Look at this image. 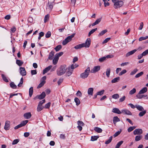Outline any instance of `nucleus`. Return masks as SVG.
<instances>
[{
	"label": "nucleus",
	"instance_id": "50",
	"mask_svg": "<svg viewBox=\"0 0 148 148\" xmlns=\"http://www.w3.org/2000/svg\"><path fill=\"white\" fill-rule=\"evenodd\" d=\"M136 90L135 88H133L132 90H131L129 92V94L132 95L133 94L136 92Z\"/></svg>",
	"mask_w": 148,
	"mask_h": 148
},
{
	"label": "nucleus",
	"instance_id": "18",
	"mask_svg": "<svg viewBox=\"0 0 148 148\" xmlns=\"http://www.w3.org/2000/svg\"><path fill=\"white\" fill-rule=\"evenodd\" d=\"M94 89L92 88H89L88 90V95H92Z\"/></svg>",
	"mask_w": 148,
	"mask_h": 148
},
{
	"label": "nucleus",
	"instance_id": "41",
	"mask_svg": "<svg viewBox=\"0 0 148 148\" xmlns=\"http://www.w3.org/2000/svg\"><path fill=\"white\" fill-rule=\"evenodd\" d=\"M107 29H105L103 30L101 32H100L99 34H98L99 36H101L105 34L106 32H107Z\"/></svg>",
	"mask_w": 148,
	"mask_h": 148
},
{
	"label": "nucleus",
	"instance_id": "46",
	"mask_svg": "<svg viewBox=\"0 0 148 148\" xmlns=\"http://www.w3.org/2000/svg\"><path fill=\"white\" fill-rule=\"evenodd\" d=\"M49 15L48 14L45 16L44 18V22L46 23L47 21H48L49 20Z\"/></svg>",
	"mask_w": 148,
	"mask_h": 148
},
{
	"label": "nucleus",
	"instance_id": "6",
	"mask_svg": "<svg viewBox=\"0 0 148 148\" xmlns=\"http://www.w3.org/2000/svg\"><path fill=\"white\" fill-rule=\"evenodd\" d=\"M123 4V2L122 1H119L114 4V7L115 9L119 8L122 6Z\"/></svg>",
	"mask_w": 148,
	"mask_h": 148
},
{
	"label": "nucleus",
	"instance_id": "11",
	"mask_svg": "<svg viewBox=\"0 0 148 148\" xmlns=\"http://www.w3.org/2000/svg\"><path fill=\"white\" fill-rule=\"evenodd\" d=\"M121 112L123 114L127 115H132L131 112L129 110L126 109L122 110H121Z\"/></svg>",
	"mask_w": 148,
	"mask_h": 148
},
{
	"label": "nucleus",
	"instance_id": "2",
	"mask_svg": "<svg viewBox=\"0 0 148 148\" xmlns=\"http://www.w3.org/2000/svg\"><path fill=\"white\" fill-rule=\"evenodd\" d=\"M66 67L65 65L61 66L57 71V74L58 75H61L64 74L66 71Z\"/></svg>",
	"mask_w": 148,
	"mask_h": 148
},
{
	"label": "nucleus",
	"instance_id": "55",
	"mask_svg": "<svg viewBox=\"0 0 148 148\" xmlns=\"http://www.w3.org/2000/svg\"><path fill=\"white\" fill-rule=\"evenodd\" d=\"M104 92V90H102L101 91L98 92H97V95H101L103 94Z\"/></svg>",
	"mask_w": 148,
	"mask_h": 148
},
{
	"label": "nucleus",
	"instance_id": "49",
	"mask_svg": "<svg viewBox=\"0 0 148 148\" xmlns=\"http://www.w3.org/2000/svg\"><path fill=\"white\" fill-rule=\"evenodd\" d=\"M45 84V82H44L41 81V83L39 84V85L37 86V88H40L41 87H42Z\"/></svg>",
	"mask_w": 148,
	"mask_h": 148
},
{
	"label": "nucleus",
	"instance_id": "24",
	"mask_svg": "<svg viewBox=\"0 0 148 148\" xmlns=\"http://www.w3.org/2000/svg\"><path fill=\"white\" fill-rule=\"evenodd\" d=\"M94 130L99 133H101L102 131V130L101 128L97 127H95L94 128Z\"/></svg>",
	"mask_w": 148,
	"mask_h": 148
},
{
	"label": "nucleus",
	"instance_id": "34",
	"mask_svg": "<svg viewBox=\"0 0 148 148\" xmlns=\"http://www.w3.org/2000/svg\"><path fill=\"white\" fill-rule=\"evenodd\" d=\"M44 108V107L42 106L38 105L37 108V110L38 112L40 111Z\"/></svg>",
	"mask_w": 148,
	"mask_h": 148
},
{
	"label": "nucleus",
	"instance_id": "13",
	"mask_svg": "<svg viewBox=\"0 0 148 148\" xmlns=\"http://www.w3.org/2000/svg\"><path fill=\"white\" fill-rule=\"evenodd\" d=\"M10 122L8 121H5V125L4 127V129L5 130H8L10 128Z\"/></svg>",
	"mask_w": 148,
	"mask_h": 148
},
{
	"label": "nucleus",
	"instance_id": "25",
	"mask_svg": "<svg viewBox=\"0 0 148 148\" xmlns=\"http://www.w3.org/2000/svg\"><path fill=\"white\" fill-rule=\"evenodd\" d=\"M120 121V120L118 117L117 116H114L113 117V122L114 124H115L117 122L119 121Z\"/></svg>",
	"mask_w": 148,
	"mask_h": 148
},
{
	"label": "nucleus",
	"instance_id": "62",
	"mask_svg": "<svg viewBox=\"0 0 148 148\" xmlns=\"http://www.w3.org/2000/svg\"><path fill=\"white\" fill-rule=\"evenodd\" d=\"M143 26V22H141L140 24V26L138 28V29L139 30H141Z\"/></svg>",
	"mask_w": 148,
	"mask_h": 148
},
{
	"label": "nucleus",
	"instance_id": "52",
	"mask_svg": "<svg viewBox=\"0 0 148 148\" xmlns=\"http://www.w3.org/2000/svg\"><path fill=\"white\" fill-rule=\"evenodd\" d=\"M148 38V36H146L145 37H141L139 39V41H141L143 40H145Z\"/></svg>",
	"mask_w": 148,
	"mask_h": 148
},
{
	"label": "nucleus",
	"instance_id": "60",
	"mask_svg": "<svg viewBox=\"0 0 148 148\" xmlns=\"http://www.w3.org/2000/svg\"><path fill=\"white\" fill-rule=\"evenodd\" d=\"M127 72V71L126 70L124 69L119 74V75L121 76L123 74Z\"/></svg>",
	"mask_w": 148,
	"mask_h": 148
},
{
	"label": "nucleus",
	"instance_id": "39",
	"mask_svg": "<svg viewBox=\"0 0 148 148\" xmlns=\"http://www.w3.org/2000/svg\"><path fill=\"white\" fill-rule=\"evenodd\" d=\"M10 87L13 89L16 88L17 86L13 82H12L10 83Z\"/></svg>",
	"mask_w": 148,
	"mask_h": 148
},
{
	"label": "nucleus",
	"instance_id": "61",
	"mask_svg": "<svg viewBox=\"0 0 148 148\" xmlns=\"http://www.w3.org/2000/svg\"><path fill=\"white\" fill-rule=\"evenodd\" d=\"M63 54V53L62 52H60L59 53H57L55 55V56L58 57V58H59V57L60 56L62 55Z\"/></svg>",
	"mask_w": 148,
	"mask_h": 148
},
{
	"label": "nucleus",
	"instance_id": "57",
	"mask_svg": "<svg viewBox=\"0 0 148 148\" xmlns=\"http://www.w3.org/2000/svg\"><path fill=\"white\" fill-rule=\"evenodd\" d=\"M76 95L77 97H81L82 96V93L80 91L78 90L76 94Z\"/></svg>",
	"mask_w": 148,
	"mask_h": 148
},
{
	"label": "nucleus",
	"instance_id": "3",
	"mask_svg": "<svg viewBox=\"0 0 148 148\" xmlns=\"http://www.w3.org/2000/svg\"><path fill=\"white\" fill-rule=\"evenodd\" d=\"M90 71V69L89 67H88L85 70L84 72L80 74V77L82 79H85L89 75Z\"/></svg>",
	"mask_w": 148,
	"mask_h": 148
},
{
	"label": "nucleus",
	"instance_id": "27",
	"mask_svg": "<svg viewBox=\"0 0 148 148\" xmlns=\"http://www.w3.org/2000/svg\"><path fill=\"white\" fill-rule=\"evenodd\" d=\"M146 113V111L145 110H143L141 111L138 114V116L140 117L143 116Z\"/></svg>",
	"mask_w": 148,
	"mask_h": 148
},
{
	"label": "nucleus",
	"instance_id": "15",
	"mask_svg": "<svg viewBox=\"0 0 148 148\" xmlns=\"http://www.w3.org/2000/svg\"><path fill=\"white\" fill-rule=\"evenodd\" d=\"M112 112L119 114L122 113L121 111H120L119 109L116 108H113L112 110Z\"/></svg>",
	"mask_w": 148,
	"mask_h": 148
},
{
	"label": "nucleus",
	"instance_id": "42",
	"mask_svg": "<svg viewBox=\"0 0 148 148\" xmlns=\"http://www.w3.org/2000/svg\"><path fill=\"white\" fill-rule=\"evenodd\" d=\"M99 138V136H92L91 140L92 141H94L97 140Z\"/></svg>",
	"mask_w": 148,
	"mask_h": 148
},
{
	"label": "nucleus",
	"instance_id": "54",
	"mask_svg": "<svg viewBox=\"0 0 148 148\" xmlns=\"http://www.w3.org/2000/svg\"><path fill=\"white\" fill-rule=\"evenodd\" d=\"M51 35V33L50 31H48L45 35V37L46 38L50 37Z\"/></svg>",
	"mask_w": 148,
	"mask_h": 148
},
{
	"label": "nucleus",
	"instance_id": "16",
	"mask_svg": "<svg viewBox=\"0 0 148 148\" xmlns=\"http://www.w3.org/2000/svg\"><path fill=\"white\" fill-rule=\"evenodd\" d=\"M52 67V66L51 65H50L44 69L43 71V74L44 75L48 72L49 70H50Z\"/></svg>",
	"mask_w": 148,
	"mask_h": 148
},
{
	"label": "nucleus",
	"instance_id": "33",
	"mask_svg": "<svg viewBox=\"0 0 148 148\" xmlns=\"http://www.w3.org/2000/svg\"><path fill=\"white\" fill-rule=\"evenodd\" d=\"M110 68H108L107 69L106 71V74L107 76L108 77H109L110 73Z\"/></svg>",
	"mask_w": 148,
	"mask_h": 148
},
{
	"label": "nucleus",
	"instance_id": "35",
	"mask_svg": "<svg viewBox=\"0 0 148 148\" xmlns=\"http://www.w3.org/2000/svg\"><path fill=\"white\" fill-rule=\"evenodd\" d=\"M123 142V141H121L119 142L116 145L115 148H119Z\"/></svg>",
	"mask_w": 148,
	"mask_h": 148
},
{
	"label": "nucleus",
	"instance_id": "44",
	"mask_svg": "<svg viewBox=\"0 0 148 148\" xmlns=\"http://www.w3.org/2000/svg\"><path fill=\"white\" fill-rule=\"evenodd\" d=\"M97 30V28H95L94 29H93L90 31L89 32L88 36H90V35L93 34Z\"/></svg>",
	"mask_w": 148,
	"mask_h": 148
},
{
	"label": "nucleus",
	"instance_id": "10",
	"mask_svg": "<svg viewBox=\"0 0 148 148\" xmlns=\"http://www.w3.org/2000/svg\"><path fill=\"white\" fill-rule=\"evenodd\" d=\"M100 69V66H94V68L91 70L90 72L91 73H95L99 70Z\"/></svg>",
	"mask_w": 148,
	"mask_h": 148
},
{
	"label": "nucleus",
	"instance_id": "20",
	"mask_svg": "<svg viewBox=\"0 0 148 148\" xmlns=\"http://www.w3.org/2000/svg\"><path fill=\"white\" fill-rule=\"evenodd\" d=\"M101 18L97 19L92 24V26H93L97 24H98L101 22Z\"/></svg>",
	"mask_w": 148,
	"mask_h": 148
},
{
	"label": "nucleus",
	"instance_id": "59",
	"mask_svg": "<svg viewBox=\"0 0 148 148\" xmlns=\"http://www.w3.org/2000/svg\"><path fill=\"white\" fill-rule=\"evenodd\" d=\"M19 139H16L14 140H13V141L12 143V144L13 145H14L17 144L19 142Z\"/></svg>",
	"mask_w": 148,
	"mask_h": 148
},
{
	"label": "nucleus",
	"instance_id": "51",
	"mask_svg": "<svg viewBox=\"0 0 148 148\" xmlns=\"http://www.w3.org/2000/svg\"><path fill=\"white\" fill-rule=\"evenodd\" d=\"M136 127L135 126L130 127L128 129V131L129 132H130L133 130L134 129H135Z\"/></svg>",
	"mask_w": 148,
	"mask_h": 148
},
{
	"label": "nucleus",
	"instance_id": "37",
	"mask_svg": "<svg viewBox=\"0 0 148 148\" xmlns=\"http://www.w3.org/2000/svg\"><path fill=\"white\" fill-rule=\"evenodd\" d=\"M16 62V64L19 66H21L23 63L21 60H17Z\"/></svg>",
	"mask_w": 148,
	"mask_h": 148
},
{
	"label": "nucleus",
	"instance_id": "22",
	"mask_svg": "<svg viewBox=\"0 0 148 148\" xmlns=\"http://www.w3.org/2000/svg\"><path fill=\"white\" fill-rule=\"evenodd\" d=\"M45 93L43 92L38 97V98L40 99H42L44 98L45 96Z\"/></svg>",
	"mask_w": 148,
	"mask_h": 148
},
{
	"label": "nucleus",
	"instance_id": "32",
	"mask_svg": "<svg viewBox=\"0 0 148 148\" xmlns=\"http://www.w3.org/2000/svg\"><path fill=\"white\" fill-rule=\"evenodd\" d=\"M138 69H135L133 71H132L130 73L131 75H132L135 74L138 71Z\"/></svg>",
	"mask_w": 148,
	"mask_h": 148
},
{
	"label": "nucleus",
	"instance_id": "7",
	"mask_svg": "<svg viewBox=\"0 0 148 148\" xmlns=\"http://www.w3.org/2000/svg\"><path fill=\"white\" fill-rule=\"evenodd\" d=\"M28 122V121L27 120L22 121L20 124L15 126L14 128V129L15 130H16L21 127L25 126L26 124Z\"/></svg>",
	"mask_w": 148,
	"mask_h": 148
},
{
	"label": "nucleus",
	"instance_id": "48",
	"mask_svg": "<svg viewBox=\"0 0 148 148\" xmlns=\"http://www.w3.org/2000/svg\"><path fill=\"white\" fill-rule=\"evenodd\" d=\"M119 95L118 94H116L112 95V97L113 98L117 99L119 98Z\"/></svg>",
	"mask_w": 148,
	"mask_h": 148
},
{
	"label": "nucleus",
	"instance_id": "5",
	"mask_svg": "<svg viewBox=\"0 0 148 148\" xmlns=\"http://www.w3.org/2000/svg\"><path fill=\"white\" fill-rule=\"evenodd\" d=\"M74 69V65L73 64H72L70 67H69L67 69L66 68V75L68 76L70 75L72 73Z\"/></svg>",
	"mask_w": 148,
	"mask_h": 148
},
{
	"label": "nucleus",
	"instance_id": "63",
	"mask_svg": "<svg viewBox=\"0 0 148 148\" xmlns=\"http://www.w3.org/2000/svg\"><path fill=\"white\" fill-rule=\"evenodd\" d=\"M125 99V96H123L121 98L119 99L120 102H122L124 101Z\"/></svg>",
	"mask_w": 148,
	"mask_h": 148
},
{
	"label": "nucleus",
	"instance_id": "53",
	"mask_svg": "<svg viewBox=\"0 0 148 148\" xmlns=\"http://www.w3.org/2000/svg\"><path fill=\"white\" fill-rule=\"evenodd\" d=\"M121 131H118L116 132L113 135L114 137H115L118 136L121 133Z\"/></svg>",
	"mask_w": 148,
	"mask_h": 148
},
{
	"label": "nucleus",
	"instance_id": "8",
	"mask_svg": "<svg viewBox=\"0 0 148 148\" xmlns=\"http://www.w3.org/2000/svg\"><path fill=\"white\" fill-rule=\"evenodd\" d=\"M78 126H77V129L79 130V131H81L82 129V127L84 125L83 122L82 121H78L77 122Z\"/></svg>",
	"mask_w": 148,
	"mask_h": 148
},
{
	"label": "nucleus",
	"instance_id": "38",
	"mask_svg": "<svg viewBox=\"0 0 148 148\" xmlns=\"http://www.w3.org/2000/svg\"><path fill=\"white\" fill-rule=\"evenodd\" d=\"M33 87H31L29 88V96L30 97H31L33 94Z\"/></svg>",
	"mask_w": 148,
	"mask_h": 148
},
{
	"label": "nucleus",
	"instance_id": "1",
	"mask_svg": "<svg viewBox=\"0 0 148 148\" xmlns=\"http://www.w3.org/2000/svg\"><path fill=\"white\" fill-rule=\"evenodd\" d=\"M91 40L90 38H88L86 41L85 43L79 44L75 47V49H80L82 47H89L90 45Z\"/></svg>",
	"mask_w": 148,
	"mask_h": 148
},
{
	"label": "nucleus",
	"instance_id": "43",
	"mask_svg": "<svg viewBox=\"0 0 148 148\" xmlns=\"http://www.w3.org/2000/svg\"><path fill=\"white\" fill-rule=\"evenodd\" d=\"M62 47L61 45H59L57 46L54 49L56 51H59L61 48Z\"/></svg>",
	"mask_w": 148,
	"mask_h": 148
},
{
	"label": "nucleus",
	"instance_id": "4",
	"mask_svg": "<svg viewBox=\"0 0 148 148\" xmlns=\"http://www.w3.org/2000/svg\"><path fill=\"white\" fill-rule=\"evenodd\" d=\"M74 37V33L71 35L68 36L65 39L63 40L62 42V44L64 45H66L68 42H70L72 39V38Z\"/></svg>",
	"mask_w": 148,
	"mask_h": 148
},
{
	"label": "nucleus",
	"instance_id": "17",
	"mask_svg": "<svg viewBox=\"0 0 148 148\" xmlns=\"http://www.w3.org/2000/svg\"><path fill=\"white\" fill-rule=\"evenodd\" d=\"M137 50L135 49L130 52H127L126 54V57H128L130 55H131L134 53Z\"/></svg>",
	"mask_w": 148,
	"mask_h": 148
},
{
	"label": "nucleus",
	"instance_id": "21",
	"mask_svg": "<svg viewBox=\"0 0 148 148\" xmlns=\"http://www.w3.org/2000/svg\"><path fill=\"white\" fill-rule=\"evenodd\" d=\"M54 54V52L53 51H51V52L49 55L48 59L50 60H52L53 58V56Z\"/></svg>",
	"mask_w": 148,
	"mask_h": 148
},
{
	"label": "nucleus",
	"instance_id": "31",
	"mask_svg": "<svg viewBox=\"0 0 148 148\" xmlns=\"http://www.w3.org/2000/svg\"><path fill=\"white\" fill-rule=\"evenodd\" d=\"M142 138V135H137L136 136L135 138V140L136 141H138L140 140Z\"/></svg>",
	"mask_w": 148,
	"mask_h": 148
},
{
	"label": "nucleus",
	"instance_id": "64",
	"mask_svg": "<svg viewBox=\"0 0 148 148\" xmlns=\"http://www.w3.org/2000/svg\"><path fill=\"white\" fill-rule=\"evenodd\" d=\"M110 39V38H106L103 42V43H105L107 42Z\"/></svg>",
	"mask_w": 148,
	"mask_h": 148
},
{
	"label": "nucleus",
	"instance_id": "36",
	"mask_svg": "<svg viewBox=\"0 0 148 148\" xmlns=\"http://www.w3.org/2000/svg\"><path fill=\"white\" fill-rule=\"evenodd\" d=\"M112 138L113 137L112 136H110L108 140L105 142V144H106L107 145L110 143L111 142L112 139Z\"/></svg>",
	"mask_w": 148,
	"mask_h": 148
},
{
	"label": "nucleus",
	"instance_id": "56",
	"mask_svg": "<svg viewBox=\"0 0 148 148\" xmlns=\"http://www.w3.org/2000/svg\"><path fill=\"white\" fill-rule=\"evenodd\" d=\"M106 58V57H103L99 59V60L100 62H102L105 60Z\"/></svg>",
	"mask_w": 148,
	"mask_h": 148
},
{
	"label": "nucleus",
	"instance_id": "23",
	"mask_svg": "<svg viewBox=\"0 0 148 148\" xmlns=\"http://www.w3.org/2000/svg\"><path fill=\"white\" fill-rule=\"evenodd\" d=\"M147 91V88L146 87H144L140 90L139 92V94H143Z\"/></svg>",
	"mask_w": 148,
	"mask_h": 148
},
{
	"label": "nucleus",
	"instance_id": "28",
	"mask_svg": "<svg viewBox=\"0 0 148 148\" xmlns=\"http://www.w3.org/2000/svg\"><path fill=\"white\" fill-rule=\"evenodd\" d=\"M58 59L59 58L55 56L53 60V64L55 65L57 63Z\"/></svg>",
	"mask_w": 148,
	"mask_h": 148
},
{
	"label": "nucleus",
	"instance_id": "26",
	"mask_svg": "<svg viewBox=\"0 0 148 148\" xmlns=\"http://www.w3.org/2000/svg\"><path fill=\"white\" fill-rule=\"evenodd\" d=\"M136 108L138 110L140 111L144 110L142 106L140 105H136Z\"/></svg>",
	"mask_w": 148,
	"mask_h": 148
},
{
	"label": "nucleus",
	"instance_id": "30",
	"mask_svg": "<svg viewBox=\"0 0 148 148\" xmlns=\"http://www.w3.org/2000/svg\"><path fill=\"white\" fill-rule=\"evenodd\" d=\"M120 79V77H118L114 78L112 80L111 82L112 83H115L118 82Z\"/></svg>",
	"mask_w": 148,
	"mask_h": 148
},
{
	"label": "nucleus",
	"instance_id": "9",
	"mask_svg": "<svg viewBox=\"0 0 148 148\" xmlns=\"http://www.w3.org/2000/svg\"><path fill=\"white\" fill-rule=\"evenodd\" d=\"M143 130L141 129H135L133 132L134 134L136 135H140L142 134Z\"/></svg>",
	"mask_w": 148,
	"mask_h": 148
},
{
	"label": "nucleus",
	"instance_id": "47",
	"mask_svg": "<svg viewBox=\"0 0 148 148\" xmlns=\"http://www.w3.org/2000/svg\"><path fill=\"white\" fill-rule=\"evenodd\" d=\"M1 77L3 80L6 82H8V80L4 74H1Z\"/></svg>",
	"mask_w": 148,
	"mask_h": 148
},
{
	"label": "nucleus",
	"instance_id": "19",
	"mask_svg": "<svg viewBox=\"0 0 148 148\" xmlns=\"http://www.w3.org/2000/svg\"><path fill=\"white\" fill-rule=\"evenodd\" d=\"M54 4V2H48V9L49 10H51L53 8V5Z\"/></svg>",
	"mask_w": 148,
	"mask_h": 148
},
{
	"label": "nucleus",
	"instance_id": "12",
	"mask_svg": "<svg viewBox=\"0 0 148 148\" xmlns=\"http://www.w3.org/2000/svg\"><path fill=\"white\" fill-rule=\"evenodd\" d=\"M20 73L22 76L25 75L26 74L25 70L24 67H21L20 68Z\"/></svg>",
	"mask_w": 148,
	"mask_h": 148
},
{
	"label": "nucleus",
	"instance_id": "14",
	"mask_svg": "<svg viewBox=\"0 0 148 148\" xmlns=\"http://www.w3.org/2000/svg\"><path fill=\"white\" fill-rule=\"evenodd\" d=\"M23 116L25 119H29L31 117L32 114L30 112H27L24 114Z\"/></svg>",
	"mask_w": 148,
	"mask_h": 148
},
{
	"label": "nucleus",
	"instance_id": "29",
	"mask_svg": "<svg viewBox=\"0 0 148 148\" xmlns=\"http://www.w3.org/2000/svg\"><path fill=\"white\" fill-rule=\"evenodd\" d=\"M75 102L77 106H78L80 103V101L79 99L77 97L75 98Z\"/></svg>",
	"mask_w": 148,
	"mask_h": 148
},
{
	"label": "nucleus",
	"instance_id": "45",
	"mask_svg": "<svg viewBox=\"0 0 148 148\" xmlns=\"http://www.w3.org/2000/svg\"><path fill=\"white\" fill-rule=\"evenodd\" d=\"M141 94H139V93L138 92V94L136 95V97L138 99H141L143 98L144 97H146L147 96V95L145 96L144 95H141Z\"/></svg>",
	"mask_w": 148,
	"mask_h": 148
},
{
	"label": "nucleus",
	"instance_id": "40",
	"mask_svg": "<svg viewBox=\"0 0 148 148\" xmlns=\"http://www.w3.org/2000/svg\"><path fill=\"white\" fill-rule=\"evenodd\" d=\"M144 74V73L143 71H141L140 72V73H138L135 76V77L136 78H138L141 76L142 75H143Z\"/></svg>",
	"mask_w": 148,
	"mask_h": 148
},
{
	"label": "nucleus",
	"instance_id": "58",
	"mask_svg": "<svg viewBox=\"0 0 148 148\" xmlns=\"http://www.w3.org/2000/svg\"><path fill=\"white\" fill-rule=\"evenodd\" d=\"M50 105L51 103L49 102L45 105L44 108H49L50 106Z\"/></svg>",
	"mask_w": 148,
	"mask_h": 148
}]
</instances>
